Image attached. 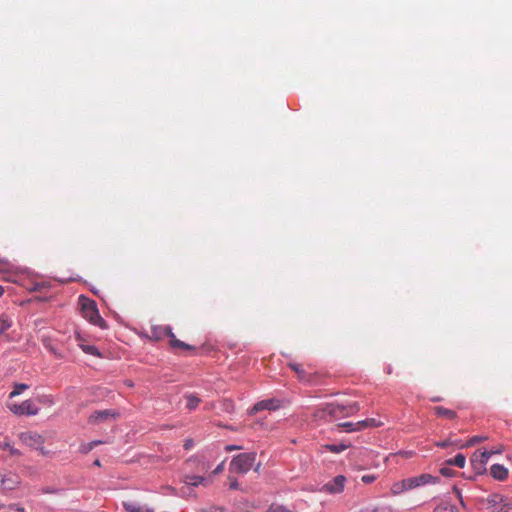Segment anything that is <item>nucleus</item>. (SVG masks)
I'll list each match as a JSON object with an SVG mask.
<instances>
[{"instance_id": "1", "label": "nucleus", "mask_w": 512, "mask_h": 512, "mask_svg": "<svg viewBox=\"0 0 512 512\" xmlns=\"http://www.w3.org/2000/svg\"><path fill=\"white\" fill-rule=\"evenodd\" d=\"M360 410L358 402L349 403H328L325 406L319 408L315 412V417L320 419H326L327 417L338 418V417H349L354 415Z\"/></svg>"}, {"instance_id": "2", "label": "nucleus", "mask_w": 512, "mask_h": 512, "mask_svg": "<svg viewBox=\"0 0 512 512\" xmlns=\"http://www.w3.org/2000/svg\"><path fill=\"white\" fill-rule=\"evenodd\" d=\"M79 304L81 307L82 316L91 324L100 327L101 329L107 328L106 321L101 317L95 301L90 300L84 296L79 297Z\"/></svg>"}, {"instance_id": "3", "label": "nucleus", "mask_w": 512, "mask_h": 512, "mask_svg": "<svg viewBox=\"0 0 512 512\" xmlns=\"http://www.w3.org/2000/svg\"><path fill=\"white\" fill-rule=\"evenodd\" d=\"M255 461V452L241 453L232 459L230 469L237 473H247L253 467Z\"/></svg>"}, {"instance_id": "4", "label": "nucleus", "mask_w": 512, "mask_h": 512, "mask_svg": "<svg viewBox=\"0 0 512 512\" xmlns=\"http://www.w3.org/2000/svg\"><path fill=\"white\" fill-rule=\"evenodd\" d=\"M7 408L17 416H32L37 415L39 412V408L35 405V403L32 400H25L20 404L7 403Z\"/></svg>"}, {"instance_id": "5", "label": "nucleus", "mask_w": 512, "mask_h": 512, "mask_svg": "<svg viewBox=\"0 0 512 512\" xmlns=\"http://www.w3.org/2000/svg\"><path fill=\"white\" fill-rule=\"evenodd\" d=\"M21 484L20 476L12 471H0V491L7 492L15 490Z\"/></svg>"}, {"instance_id": "6", "label": "nucleus", "mask_w": 512, "mask_h": 512, "mask_svg": "<svg viewBox=\"0 0 512 512\" xmlns=\"http://www.w3.org/2000/svg\"><path fill=\"white\" fill-rule=\"evenodd\" d=\"M345 483L346 477L343 475H338L333 478V480L324 484L320 491L328 494H340L344 491Z\"/></svg>"}, {"instance_id": "7", "label": "nucleus", "mask_w": 512, "mask_h": 512, "mask_svg": "<svg viewBox=\"0 0 512 512\" xmlns=\"http://www.w3.org/2000/svg\"><path fill=\"white\" fill-rule=\"evenodd\" d=\"M118 413L111 409L94 411L88 417V423L91 425H98L100 423L108 422L115 419Z\"/></svg>"}, {"instance_id": "8", "label": "nucleus", "mask_w": 512, "mask_h": 512, "mask_svg": "<svg viewBox=\"0 0 512 512\" xmlns=\"http://www.w3.org/2000/svg\"><path fill=\"white\" fill-rule=\"evenodd\" d=\"M488 451H476L473 453L470 462L473 467V470L477 474H483L486 470V464L488 462Z\"/></svg>"}, {"instance_id": "9", "label": "nucleus", "mask_w": 512, "mask_h": 512, "mask_svg": "<svg viewBox=\"0 0 512 512\" xmlns=\"http://www.w3.org/2000/svg\"><path fill=\"white\" fill-rule=\"evenodd\" d=\"M163 332L169 337V344L172 349L183 351H192L195 349L193 346L177 339L171 327H164Z\"/></svg>"}, {"instance_id": "10", "label": "nucleus", "mask_w": 512, "mask_h": 512, "mask_svg": "<svg viewBox=\"0 0 512 512\" xmlns=\"http://www.w3.org/2000/svg\"><path fill=\"white\" fill-rule=\"evenodd\" d=\"M281 406V402L280 400H277V399H266V400H262V401H259L257 402L250 410H249V414L250 415H254L260 411H263V410H270V411H273V410H276L278 409L279 407Z\"/></svg>"}, {"instance_id": "11", "label": "nucleus", "mask_w": 512, "mask_h": 512, "mask_svg": "<svg viewBox=\"0 0 512 512\" xmlns=\"http://www.w3.org/2000/svg\"><path fill=\"white\" fill-rule=\"evenodd\" d=\"M410 489H414L426 484L436 483L438 481V477H434L431 474H421L419 476L407 478Z\"/></svg>"}, {"instance_id": "12", "label": "nucleus", "mask_w": 512, "mask_h": 512, "mask_svg": "<svg viewBox=\"0 0 512 512\" xmlns=\"http://www.w3.org/2000/svg\"><path fill=\"white\" fill-rule=\"evenodd\" d=\"M21 440L28 446L37 447L43 443V438L37 433H22L20 436Z\"/></svg>"}, {"instance_id": "13", "label": "nucleus", "mask_w": 512, "mask_h": 512, "mask_svg": "<svg viewBox=\"0 0 512 512\" xmlns=\"http://www.w3.org/2000/svg\"><path fill=\"white\" fill-rule=\"evenodd\" d=\"M491 475L494 479L504 481L508 477V469L503 465L494 464L490 468Z\"/></svg>"}, {"instance_id": "14", "label": "nucleus", "mask_w": 512, "mask_h": 512, "mask_svg": "<svg viewBox=\"0 0 512 512\" xmlns=\"http://www.w3.org/2000/svg\"><path fill=\"white\" fill-rule=\"evenodd\" d=\"M123 506H124L125 510H127L129 512H154L153 509L145 507V506H141L137 502L131 501V500L125 501L123 503Z\"/></svg>"}, {"instance_id": "15", "label": "nucleus", "mask_w": 512, "mask_h": 512, "mask_svg": "<svg viewBox=\"0 0 512 512\" xmlns=\"http://www.w3.org/2000/svg\"><path fill=\"white\" fill-rule=\"evenodd\" d=\"M338 426L345 429L347 432L361 431L365 429L364 421L344 422L339 424Z\"/></svg>"}, {"instance_id": "16", "label": "nucleus", "mask_w": 512, "mask_h": 512, "mask_svg": "<svg viewBox=\"0 0 512 512\" xmlns=\"http://www.w3.org/2000/svg\"><path fill=\"white\" fill-rule=\"evenodd\" d=\"M411 490L408 480L404 479L402 481L396 482L391 487V493L393 495H399L405 491Z\"/></svg>"}, {"instance_id": "17", "label": "nucleus", "mask_w": 512, "mask_h": 512, "mask_svg": "<svg viewBox=\"0 0 512 512\" xmlns=\"http://www.w3.org/2000/svg\"><path fill=\"white\" fill-rule=\"evenodd\" d=\"M433 410L438 417H444V418H448V419H455L457 417V414L455 411L450 410L445 407H442V406H436V407H434Z\"/></svg>"}, {"instance_id": "18", "label": "nucleus", "mask_w": 512, "mask_h": 512, "mask_svg": "<svg viewBox=\"0 0 512 512\" xmlns=\"http://www.w3.org/2000/svg\"><path fill=\"white\" fill-rule=\"evenodd\" d=\"M13 321L11 317L5 313L0 314V335L11 328Z\"/></svg>"}, {"instance_id": "19", "label": "nucleus", "mask_w": 512, "mask_h": 512, "mask_svg": "<svg viewBox=\"0 0 512 512\" xmlns=\"http://www.w3.org/2000/svg\"><path fill=\"white\" fill-rule=\"evenodd\" d=\"M466 463V458L463 454H457L454 458L448 459L446 461L447 465L457 466L459 468H463Z\"/></svg>"}, {"instance_id": "20", "label": "nucleus", "mask_w": 512, "mask_h": 512, "mask_svg": "<svg viewBox=\"0 0 512 512\" xmlns=\"http://www.w3.org/2000/svg\"><path fill=\"white\" fill-rule=\"evenodd\" d=\"M185 399H186V407L189 410L196 409L197 406L199 405V403L201 402L200 398L197 397L194 394H187V395H185Z\"/></svg>"}, {"instance_id": "21", "label": "nucleus", "mask_w": 512, "mask_h": 512, "mask_svg": "<svg viewBox=\"0 0 512 512\" xmlns=\"http://www.w3.org/2000/svg\"><path fill=\"white\" fill-rule=\"evenodd\" d=\"M205 478L202 476H196V475H187L184 477L183 482L188 486H198L199 484L204 483Z\"/></svg>"}, {"instance_id": "22", "label": "nucleus", "mask_w": 512, "mask_h": 512, "mask_svg": "<svg viewBox=\"0 0 512 512\" xmlns=\"http://www.w3.org/2000/svg\"><path fill=\"white\" fill-rule=\"evenodd\" d=\"M80 348L86 354L93 355V356L99 357V358L102 357L101 352L94 345H89V344H86V343H81V347Z\"/></svg>"}, {"instance_id": "23", "label": "nucleus", "mask_w": 512, "mask_h": 512, "mask_svg": "<svg viewBox=\"0 0 512 512\" xmlns=\"http://www.w3.org/2000/svg\"><path fill=\"white\" fill-rule=\"evenodd\" d=\"M433 512H457V509L448 502H442L434 508Z\"/></svg>"}, {"instance_id": "24", "label": "nucleus", "mask_w": 512, "mask_h": 512, "mask_svg": "<svg viewBox=\"0 0 512 512\" xmlns=\"http://www.w3.org/2000/svg\"><path fill=\"white\" fill-rule=\"evenodd\" d=\"M29 386L24 383H17L14 385L13 390L9 394V398L20 395L23 391L27 390Z\"/></svg>"}, {"instance_id": "25", "label": "nucleus", "mask_w": 512, "mask_h": 512, "mask_svg": "<svg viewBox=\"0 0 512 512\" xmlns=\"http://www.w3.org/2000/svg\"><path fill=\"white\" fill-rule=\"evenodd\" d=\"M288 366L297 374L299 379H304L305 370L303 369L301 364L290 362Z\"/></svg>"}, {"instance_id": "26", "label": "nucleus", "mask_w": 512, "mask_h": 512, "mask_svg": "<svg viewBox=\"0 0 512 512\" xmlns=\"http://www.w3.org/2000/svg\"><path fill=\"white\" fill-rule=\"evenodd\" d=\"M222 411L232 414L235 411V404L231 399H224L221 403Z\"/></svg>"}, {"instance_id": "27", "label": "nucleus", "mask_w": 512, "mask_h": 512, "mask_svg": "<svg viewBox=\"0 0 512 512\" xmlns=\"http://www.w3.org/2000/svg\"><path fill=\"white\" fill-rule=\"evenodd\" d=\"M348 448L347 445L345 444H329V445H326V449L329 450L330 452L332 453H341L343 452L344 450H346Z\"/></svg>"}, {"instance_id": "28", "label": "nucleus", "mask_w": 512, "mask_h": 512, "mask_svg": "<svg viewBox=\"0 0 512 512\" xmlns=\"http://www.w3.org/2000/svg\"><path fill=\"white\" fill-rule=\"evenodd\" d=\"M2 449L8 450L10 455H12V456H20L21 455V452L18 449L11 446L9 442H5Z\"/></svg>"}, {"instance_id": "29", "label": "nucleus", "mask_w": 512, "mask_h": 512, "mask_svg": "<svg viewBox=\"0 0 512 512\" xmlns=\"http://www.w3.org/2000/svg\"><path fill=\"white\" fill-rule=\"evenodd\" d=\"M200 512H225V508L221 506H209L201 508Z\"/></svg>"}, {"instance_id": "30", "label": "nucleus", "mask_w": 512, "mask_h": 512, "mask_svg": "<svg viewBox=\"0 0 512 512\" xmlns=\"http://www.w3.org/2000/svg\"><path fill=\"white\" fill-rule=\"evenodd\" d=\"M363 421L365 423V429L368 427H379L381 425V422L377 421L375 418H369Z\"/></svg>"}, {"instance_id": "31", "label": "nucleus", "mask_w": 512, "mask_h": 512, "mask_svg": "<svg viewBox=\"0 0 512 512\" xmlns=\"http://www.w3.org/2000/svg\"><path fill=\"white\" fill-rule=\"evenodd\" d=\"M92 449H93V447H92L91 442L83 443V444H81V445H80V447H79V451H80L82 454H87V453H89Z\"/></svg>"}, {"instance_id": "32", "label": "nucleus", "mask_w": 512, "mask_h": 512, "mask_svg": "<svg viewBox=\"0 0 512 512\" xmlns=\"http://www.w3.org/2000/svg\"><path fill=\"white\" fill-rule=\"evenodd\" d=\"M487 439V437H482V436H474L472 437L467 443L465 446H473L483 440Z\"/></svg>"}, {"instance_id": "33", "label": "nucleus", "mask_w": 512, "mask_h": 512, "mask_svg": "<svg viewBox=\"0 0 512 512\" xmlns=\"http://www.w3.org/2000/svg\"><path fill=\"white\" fill-rule=\"evenodd\" d=\"M440 473L445 477H452L454 476L455 472L449 467H442L440 469Z\"/></svg>"}, {"instance_id": "34", "label": "nucleus", "mask_w": 512, "mask_h": 512, "mask_svg": "<svg viewBox=\"0 0 512 512\" xmlns=\"http://www.w3.org/2000/svg\"><path fill=\"white\" fill-rule=\"evenodd\" d=\"M44 345L56 357H58V358H62L63 357V355L61 353H58L57 350L49 342H45Z\"/></svg>"}, {"instance_id": "35", "label": "nucleus", "mask_w": 512, "mask_h": 512, "mask_svg": "<svg viewBox=\"0 0 512 512\" xmlns=\"http://www.w3.org/2000/svg\"><path fill=\"white\" fill-rule=\"evenodd\" d=\"M487 451H488V459H489V458H490L492 455H494V454H500V453H502V451H503V446H502V445H499V446H497L496 448H493V449H491V450H487Z\"/></svg>"}, {"instance_id": "36", "label": "nucleus", "mask_w": 512, "mask_h": 512, "mask_svg": "<svg viewBox=\"0 0 512 512\" xmlns=\"http://www.w3.org/2000/svg\"><path fill=\"white\" fill-rule=\"evenodd\" d=\"M362 482L365 484H370L376 480V476L374 475H364L361 478Z\"/></svg>"}, {"instance_id": "37", "label": "nucleus", "mask_w": 512, "mask_h": 512, "mask_svg": "<svg viewBox=\"0 0 512 512\" xmlns=\"http://www.w3.org/2000/svg\"><path fill=\"white\" fill-rule=\"evenodd\" d=\"M75 340L77 341L79 347H81V343H85L84 337L79 332L75 333Z\"/></svg>"}, {"instance_id": "38", "label": "nucleus", "mask_w": 512, "mask_h": 512, "mask_svg": "<svg viewBox=\"0 0 512 512\" xmlns=\"http://www.w3.org/2000/svg\"><path fill=\"white\" fill-rule=\"evenodd\" d=\"M224 470V462L220 463L212 472L213 475H217Z\"/></svg>"}, {"instance_id": "39", "label": "nucleus", "mask_w": 512, "mask_h": 512, "mask_svg": "<svg viewBox=\"0 0 512 512\" xmlns=\"http://www.w3.org/2000/svg\"><path fill=\"white\" fill-rule=\"evenodd\" d=\"M9 508L15 509L17 512H25V508L18 504H11L9 505Z\"/></svg>"}, {"instance_id": "40", "label": "nucleus", "mask_w": 512, "mask_h": 512, "mask_svg": "<svg viewBox=\"0 0 512 512\" xmlns=\"http://www.w3.org/2000/svg\"><path fill=\"white\" fill-rule=\"evenodd\" d=\"M241 449H242V447L241 446H237V445H227L225 447V450L227 452L234 451V450H241Z\"/></svg>"}, {"instance_id": "41", "label": "nucleus", "mask_w": 512, "mask_h": 512, "mask_svg": "<svg viewBox=\"0 0 512 512\" xmlns=\"http://www.w3.org/2000/svg\"><path fill=\"white\" fill-rule=\"evenodd\" d=\"M501 512H512V505L503 504L501 507Z\"/></svg>"}, {"instance_id": "42", "label": "nucleus", "mask_w": 512, "mask_h": 512, "mask_svg": "<svg viewBox=\"0 0 512 512\" xmlns=\"http://www.w3.org/2000/svg\"><path fill=\"white\" fill-rule=\"evenodd\" d=\"M373 512H392V510L389 507H380L376 508Z\"/></svg>"}, {"instance_id": "43", "label": "nucleus", "mask_w": 512, "mask_h": 512, "mask_svg": "<svg viewBox=\"0 0 512 512\" xmlns=\"http://www.w3.org/2000/svg\"><path fill=\"white\" fill-rule=\"evenodd\" d=\"M238 487H239V484H238L237 480H235V479L232 480L230 483V489L236 490V489H238Z\"/></svg>"}, {"instance_id": "44", "label": "nucleus", "mask_w": 512, "mask_h": 512, "mask_svg": "<svg viewBox=\"0 0 512 512\" xmlns=\"http://www.w3.org/2000/svg\"><path fill=\"white\" fill-rule=\"evenodd\" d=\"M399 454L405 458H409V457H412L414 453L412 451H405V452H400Z\"/></svg>"}, {"instance_id": "45", "label": "nucleus", "mask_w": 512, "mask_h": 512, "mask_svg": "<svg viewBox=\"0 0 512 512\" xmlns=\"http://www.w3.org/2000/svg\"><path fill=\"white\" fill-rule=\"evenodd\" d=\"M449 444H450L449 441L445 440V441H442V442H438L437 446L442 447V448H446V447L449 446Z\"/></svg>"}, {"instance_id": "46", "label": "nucleus", "mask_w": 512, "mask_h": 512, "mask_svg": "<svg viewBox=\"0 0 512 512\" xmlns=\"http://www.w3.org/2000/svg\"><path fill=\"white\" fill-rule=\"evenodd\" d=\"M103 442L101 440H94V441H91V444H92V447H96L100 444H102Z\"/></svg>"}, {"instance_id": "47", "label": "nucleus", "mask_w": 512, "mask_h": 512, "mask_svg": "<svg viewBox=\"0 0 512 512\" xmlns=\"http://www.w3.org/2000/svg\"><path fill=\"white\" fill-rule=\"evenodd\" d=\"M191 446H192V441L191 440H187L185 442V445H184L185 449H189Z\"/></svg>"}, {"instance_id": "48", "label": "nucleus", "mask_w": 512, "mask_h": 512, "mask_svg": "<svg viewBox=\"0 0 512 512\" xmlns=\"http://www.w3.org/2000/svg\"><path fill=\"white\" fill-rule=\"evenodd\" d=\"M94 465H96V466H101L100 460L96 459V460L94 461Z\"/></svg>"}, {"instance_id": "49", "label": "nucleus", "mask_w": 512, "mask_h": 512, "mask_svg": "<svg viewBox=\"0 0 512 512\" xmlns=\"http://www.w3.org/2000/svg\"><path fill=\"white\" fill-rule=\"evenodd\" d=\"M4 293V288L0 285V297L3 295Z\"/></svg>"}, {"instance_id": "50", "label": "nucleus", "mask_w": 512, "mask_h": 512, "mask_svg": "<svg viewBox=\"0 0 512 512\" xmlns=\"http://www.w3.org/2000/svg\"><path fill=\"white\" fill-rule=\"evenodd\" d=\"M260 466H261V464H260V463H259V464H257V466L255 467V469H254V470H255L256 472H258V471H259V469H260Z\"/></svg>"}, {"instance_id": "51", "label": "nucleus", "mask_w": 512, "mask_h": 512, "mask_svg": "<svg viewBox=\"0 0 512 512\" xmlns=\"http://www.w3.org/2000/svg\"><path fill=\"white\" fill-rule=\"evenodd\" d=\"M454 489H455V491L457 492V494H458V497H459V498L461 499V494H460V491H459V490H457L456 488H454Z\"/></svg>"}, {"instance_id": "52", "label": "nucleus", "mask_w": 512, "mask_h": 512, "mask_svg": "<svg viewBox=\"0 0 512 512\" xmlns=\"http://www.w3.org/2000/svg\"><path fill=\"white\" fill-rule=\"evenodd\" d=\"M4 508V504L0 503V510Z\"/></svg>"}, {"instance_id": "53", "label": "nucleus", "mask_w": 512, "mask_h": 512, "mask_svg": "<svg viewBox=\"0 0 512 512\" xmlns=\"http://www.w3.org/2000/svg\"><path fill=\"white\" fill-rule=\"evenodd\" d=\"M3 445H4V443H2V442L0 441V448H1V449H2Z\"/></svg>"}]
</instances>
